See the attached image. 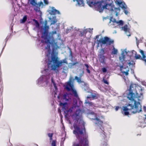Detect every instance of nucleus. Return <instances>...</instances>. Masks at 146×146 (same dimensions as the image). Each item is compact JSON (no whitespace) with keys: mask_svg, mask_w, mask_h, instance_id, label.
Listing matches in <instances>:
<instances>
[{"mask_svg":"<svg viewBox=\"0 0 146 146\" xmlns=\"http://www.w3.org/2000/svg\"><path fill=\"white\" fill-rule=\"evenodd\" d=\"M131 52L132 55H133V54H135V55L136 54H137V52L135 51L134 50H132V51Z\"/></svg>","mask_w":146,"mask_h":146,"instance_id":"nucleus-55","label":"nucleus"},{"mask_svg":"<svg viewBox=\"0 0 146 146\" xmlns=\"http://www.w3.org/2000/svg\"><path fill=\"white\" fill-rule=\"evenodd\" d=\"M99 35H97L96 36V37L94 38V39L95 40H96V39H98L99 38Z\"/></svg>","mask_w":146,"mask_h":146,"instance_id":"nucleus-59","label":"nucleus"},{"mask_svg":"<svg viewBox=\"0 0 146 146\" xmlns=\"http://www.w3.org/2000/svg\"><path fill=\"white\" fill-rule=\"evenodd\" d=\"M111 22H113V23L111 24V25H114V23H116L118 24V25L114 27L115 28H118V26H122L123 25L124 23V21L123 20H119L118 21H117L115 18H113L112 17H110L109 23H110Z\"/></svg>","mask_w":146,"mask_h":146,"instance_id":"nucleus-15","label":"nucleus"},{"mask_svg":"<svg viewBox=\"0 0 146 146\" xmlns=\"http://www.w3.org/2000/svg\"><path fill=\"white\" fill-rule=\"evenodd\" d=\"M116 3L122 9H125V8L127 7L125 3L123 1H116Z\"/></svg>","mask_w":146,"mask_h":146,"instance_id":"nucleus-20","label":"nucleus"},{"mask_svg":"<svg viewBox=\"0 0 146 146\" xmlns=\"http://www.w3.org/2000/svg\"><path fill=\"white\" fill-rule=\"evenodd\" d=\"M145 118L144 119V120L143 122H139L138 123V125L139 127L143 128L146 126V123H145V121H146V115H145Z\"/></svg>","mask_w":146,"mask_h":146,"instance_id":"nucleus-24","label":"nucleus"},{"mask_svg":"<svg viewBox=\"0 0 146 146\" xmlns=\"http://www.w3.org/2000/svg\"><path fill=\"white\" fill-rule=\"evenodd\" d=\"M142 84L143 85H144L146 86V82L144 81H142Z\"/></svg>","mask_w":146,"mask_h":146,"instance_id":"nucleus-57","label":"nucleus"},{"mask_svg":"<svg viewBox=\"0 0 146 146\" xmlns=\"http://www.w3.org/2000/svg\"><path fill=\"white\" fill-rule=\"evenodd\" d=\"M70 95H71L72 96V93H68L67 92L65 94H64L63 95V99L64 100L65 99L67 98H69V96Z\"/></svg>","mask_w":146,"mask_h":146,"instance_id":"nucleus-30","label":"nucleus"},{"mask_svg":"<svg viewBox=\"0 0 146 146\" xmlns=\"http://www.w3.org/2000/svg\"><path fill=\"white\" fill-rule=\"evenodd\" d=\"M99 53V54L98 55V56L100 62L103 64H105L106 63L105 56H104V54L106 53L105 48H101Z\"/></svg>","mask_w":146,"mask_h":146,"instance_id":"nucleus-12","label":"nucleus"},{"mask_svg":"<svg viewBox=\"0 0 146 146\" xmlns=\"http://www.w3.org/2000/svg\"><path fill=\"white\" fill-rule=\"evenodd\" d=\"M135 84H131L129 87L126 91L127 98L129 100L126 106H123L122 114L125 115L129 114H135L142 111V106L139 101L143 99V93L142 92L144 90V88L140 89L141 92L139 94L136 91L135 88L134 87Z\"/></svg>","mask_w":146,"mask_h":146,"instance_id":"nucleus-1","label":"nucleus"},{"mask_svg":"<svg viewBox=\"0 0 146 146\" xmlns=\"http://www.w3.org/2000/svg\"><path fill=\"white\" fill-rule=\"evenodd\" d=\"M128 7H127L126 8H125V9H123V12L126 15H127L129 13V11H128Z\"/></svg>","mask_w":146,"mask_h":146,"instance_id":"nucleus-43","label":"nucleus"},{"mask_svg":"<svg viewBox=\"0 0 146 146\" xmlns=\"http://www.w3.org/2000/svg\"><path fill=\"white\" fill-rule=\"evenodd\" d=\"M9 39L8 38V37H6V39H5V44L3 48L2 49V51H1V53L0 54V56H1V54H2V53L3 52V50H4V48H5V46H6L7 42V41H8V40Z\"/></svg>","mask_w":146,"mask_h":146,"instance_id":"nucleus-36","label":"nucleus"},{"mask_svg":"<svg viewBox=\"0 0 146 146\" xmlns=\"http://www.w3.org/2000/svg\"><path fill=\"white\" fill-rule=\"evenodd\" d=\"M44 3L46 5H48L49 3V2L48 0H43Z\"/></svg>","mask_w":146,"mask_h":146,"instance_id":"nucleus-51","label":"nucleus"},{"mask_svg":"<svg viewBox=\"0 0 146 146\" xmlns=\"http://www.w3.org/2000/svg\"><path fill=\"white\" fill-rule=\"evenodd\" d=\"M114 42V41L113 40L111 39L107 36H105L104 38H100L99 40H97V47H99L100 44L102 47L103 44H106L107 46L110 45L111 44H113Z\"/></svg>","mask_w":146,"mask_h":146,"instance_id":"nucleus-9","label":"nucleus"},{"mask_svg":"<svg viewBox=\"0 0 146 146\" xmlns=\"http://www.w3.org/2000/svg\"><path fill=\"white\" fill-rule=\"evenodd\" d=\"M48 12L49 14L50 15H55L56 14H60L59 11L56 9L54 7H52V10H49Z\"/></svg>","mask_w":146,"mask_h":146,"instance_id":"nucleus-21","label":"nucleus"},{"mask_svg":"<svg viewBox=\"0 0 146 146\" xmlns=\"http://www.w3.org/2000/svg\"><path fill=\"white\" fill-rule=\"evenodd\" d=\"M129 70H127L126 71L123 70L121 72L123 73V74H125L126 76H127L129 74Z\"/></svg>","mask_w":146,"mask_h":146,"instance_id":"nucleus-46","label":"nucleus"},{"mask_svg":"<svg viewBox=\"0 0 146 146\" xmlns=\"http://www.w3.org/2000/svg\"><path fill=\"white\" fill-rule=\"evenodd\" d=\"M57 49H53L51 50L50 53L49 55H47L48 54V52L46 54V56L48 58H50L53 61H54L59 66H61L63 63L68 64L67 62L66 59L62 60L59 61L57 57V55L56 54V50Z\"/></svg>","mask_w":146,"mask_h":146,"instance_id":"nucleus-7","label":"nucleus"},{"mask_svg":"<svg viewBox=\"0 0 146 146\" xmlns=\"http://www.w3.org/2000/svg\"><path fill=\"white\" fill-rule=\"evenodd\" d=\"M127 61V60L125 61L124 60L123 62H121L122 64V65L120 67V70L121 72L123 70V69H125L126 68H127L128 67L127 66H126L127 65V63L126 62Z\"/></svg>","mask_w":146,"mask_h":146,"instance_id":"nucleus-23","label":"nucleus"},{"mask_svg":"<svg viewBox=\"0 0 146 146\" xmlns=\"http://www.w3.org/2000/svg\"><path fill=\"white\" fill-rule=\"evenodd\" d=\"M103 2L99 11L102 12L104 9H107L110 11H113L114 5L112 0H102Z\"/></svg>","mask_w":146,"mask_h":146,"instance_id":"nucleus-5","label":"nucleus"},{"mask_svg":"<svg viewBox=\"0 0 146 146\" xmlns=\"http://www.w3.org/2000/svg\"><path fill=\"white\" fill-rule=\"evenodd\" d=\"M52 146H56V143L55 141L53 140L52 143Z\"/></svg>","mask_w":146,"mask_h":146,"instance_id":"nucleus-49","label":"nucleus"},{"mask_svg":"<svg viewBox=\"0 0 146 146\" xmlns=\"http://www.w3.org/2000/svg\"><path fill=\"white\" fill-rule=\"evenodd\" d=\"M27 23L29 24L30 23L32 22L31 21L29 20V19H28L27 21Z\"/></svg>","mask_w":146,"mask_h":146,"instance_id":"nucleus-62","label":"nucleus"},{"mask_svg":"<svg viewBox=\"0 0 146 146\" xmlns=\"http://www.w3.org/2000/svg\"><path fill=\"white\" fill-rule=\"evenodd\" d=\"M135 58L136 59H140L142 60V58L141 55L140 54H137V53L135 55Z\"/></svg>","mask_w":146,"mask_h":146,"instance_id":"nucleus-41","label":"nucleus"},{"mask_svg":"<svg viewBox=\"0 0 146 146\" xmlns=\"http://www.w3.org/2000/svg\"><path fill=\"white\" fill-rule=\"evenodd\" d=\"M121 26H118V27L121 29V31H123L125 32V34L127 36H130L131 34L129 32L130 29L128 28V25H125L123 27H121Z\"/></svg>","mask_w":146,"mask_h":146,"instance_id":"nucleus-16","label":"nucleus"},{"mask_svg":"<svg viewBox=\"0 0 146 146\" xmlns=\"http://www.w3.org/2000/svg\"><path fill=\"white\" fill-rule=\"evenodd\" d=\"M51 82L53 84V85L55 90H57L58 89L56 84L55 83V81L53 80L52 78H51Z\"/></svg>","mask_w":146,"mask_h":146,"instance_id":"nucleus-34","label":"nucleus"},{"mask_svg":"<svg viewBox=\"0 0 146 146\" xmlns=\"http://www.w3.org/2000/svg\"><path fill=\"white\" fill-rule=\"evenodd\" d=\"M28 1L32 6H35L36 5H37L36 0H28Z\"/></svg>","mask_w":146,"mask_h":146,"instance_id":"nucleus-29","label":"nucleus"},{"mask_svg":"<svg viewBox=\"0 0 146 146\" xmlns=\"http://www.w3.org/2000/svg\"><path fill=\"white\" fill-rule=\"evenodd\" d=\"M86 2L87 4L90 7L94 6L96 7L97 6L98 7L96 10L97 11H99V10L100 9L103 1H101L96 2V1H94L93 0H86Z\"/></svg>","mask_w":146,"mask_h":146,"instance_id":"nucleus-11","label":"nucleus"},{"mask_svg":"<svg viewBox=\"0 0 146 146\" xmlns=\"http://www.w3.org/2000/svg\"><path fill=\"white\" fill-rule=\"evenodd\" d=\"M38 4V5L40 7L41 5H42L43 4V3L41 1H40V2H39Z\"/></svg>","mask_w":146,"mask_h":146,"instance_id":"nucleus-54","label":"nucleus"},{"mask_svg":"<svg viewBox=\"0 0 146 146\" xmlns=\"http://www.w3.org/2000/svg\"><path fill=\"white\" fill-rule=\"evenodd\" d=\"M79 106L78 105V100L76 98L73 99V103L72 106L70 108L64 111V113L68 114V112L72 113L73 110H75L77 108H79Z\"/></svg>","mask_w":146,"mask_h":146,"instance_id":"nucleus-13","label":"nucleus"},{"mask_svg":"<svg viewBox=\"0 0 146 146\" xmlns=\"http://www.w3.org/2000/svg\"><path fill=\"white\" fill-rule=\"evenodd\" d=\"M74 65L72 64V63H70L69 64L68 66L70 68H72Z\"/></svg>","mask_w":146,"mask_h":146,"instance_id":"nucleus-53","label":"nucleus"},{"mask_svg":"<svg viewBox=\"0 0 146 146\" xmlns=\"http://www.w3.org/2000/svg\"><path fill=\"white\" fill-rule=\"evenodd\" d=\"M53 135V133H49L48 134V136L50 137V140H51L52 139V136Z\"/></svg>","mask_w":146,"mask_h":146,"instance_id":"nucleus-44","label":"nucleus"},{"mask_svg":"<svg viewBox=\"0 0 146 146\" xmlns=\"http://www.w3.org/2000/svg\"><path fill=\"white\" fill-rule=\"evenodd\" d=\"M46 72V75L41 76L36 81V84L40 86L47 85L49 82L50 74L49 72Z\"/></svg>","mask_w":146,"mask_h":146,"instance_id":"nucleus-6","label":"nucleus"},{"mask_svg":"<svg viewBox=\"0 0 146 146\" xmlns=\"http://www.w3.org/2000/svg\"><path fill=\"white\" fill-rule=\"evenodd\" d=\"M119 108V106H116L115 108V110L116 111H117Z\"/></svg>","mask_w":146,"mask_h":146,"instance_id":"nucleus-58","label":"nucleus"},{"mask_svg":"<svg viewBox=\"0 0 146 146\" xmlns=\"http://www.w3.org/2000/svg\"><path fill=\"white\" fill-rule=\"evenodd\" d=\"M65 88L68 91H71L73 89V85L72 83L71 80L70 79V81L67 82L66 85L65 86Z\"/></svg>","mask_w":146,"mask_h":146,"instance_id":"nucleus-18","label":"nucleus"},{"mask_svg":"<svg viewBox=\"0 0 146 146\" xmlns=\"http://www.w3.org/2000/svg\"><path fill=\"white\" fill-rule=\"evenodd\" d=\"M73 126L74 129L73 133L76 135L79 142L78 143L74 144V146H89L88 136L86 134H83V129L80 127L75 123H73Z\"/></svg>","mask_w":146,"mask_h":146,"instance_id":"nucleus-4","label":"nucleus"},{"mask_svg":"<svg viewBox=\"0 0 146 146\" xmlns=\"http://www.w3.org/2000/svg\"><path fill=\"white\" fill-rule=\"evenodd\" d=\"M13 23H11V33H10L9 35H8L6 37H8V39H9L12 36V34L13 33Z\"/></svg>","mask_w":146,"mask_h":146,"instance_id":"nucleus-27","label":"nucleus"},{"mask_svg":"<svg viewBox=\"0 0 146 146\" xmlns=\"http://www.w3.org/2000/svg\"><path fill=\"white\" fill-rule=\"evenodd\" d=\"M82 114L81 110L80 108H79L76 110L75 113L73 114L72 116L74 117V119L77 122L79 121V124L81 123L82 125L84 127V124L83 121L81 119H80V118Z\"/></svg>","mask_w":146,"mask_h":146,"instance_id":"nucleus-10","label":"nucleus"},{"mask_svg":"<svg viewBox=\"0 0 146 146\" xmlns=\"http://www.w3.org/2000/svg\"><path fill=\"white\" fill-rule=\"evenodd\" d=\"M27 15H25L23 17V18L21 20V23H25L27 21Z\"/></svg>","mask_w":146,"mask_h":146,"instance_id":"nucleus-33","label":"nucleus"},{"mask_svg":"<svg viewBox=\"0 0 146 146\" xmlns=\"http://www.w3.org/2000/svg\"><path fill=\"white\" fill-rule=\"evenodd\" d=\"M143 110L145 111H146V106H143Z\"/></svg>","mask_w":146,"mask_h":146,"instance_id":"nucleus-63","label":"nucleus"},{"mask_svg":"<svg viewBox=\"0 0 146 146\" xmlns=\"http://www.w3.org/2000/svg\"><path fill=\"white\" fill-rule=\"evenodd\" d=\"M91 114L94 117L90 118L95 121V123L97 126L98 132L100 134V136L102 139L101 146H108L107 143V137L106 131L104 130V128L102 126L103 121L98 118L97 115L94 112H91Z\"/></svg>","mask_w":146,"mask_h":146,"instance_id":"nucleus-3","label":"nucleus"},{"mask_svg":"<svg viewBox=\"0 0 146 146\" xmlns=\"http://www.w3.org/2000/svg\"><path fill=\"white\" fill-rule=\"evenodd\" d=\"M132 55L131 52L127 50L125 48L122 51L121 56L119 57V60L121 62H123L125 60V55L130 57Z\"/></svg>","mask_w":146,"mask_h":146,"instance_id":"nucleus-14","label":"nucleus"},{"mask_svg":"<svg viewBox=\"0 0 146 146\" xmlns=\"http://www.w3.org/2000/svg\"><path fill=\"white\" fill-rule=\"evenodd\" d=\"M32 20L33 21H34L35 23L38 22V21L35 19H32Z\"/></svg>","mask_w":146,"mask_h":146,"instance_id":"nucleus-60","label":"nucleus"},{"mask_svg":"<svg viewBox=\"0 0 146 146\" xmlns=\"http://www.w3.org/2000/svg\"><path fill=\"white\" fill-rule=\"evenodd\" d=\"M34 7V10L36 12H40L41 13V12L40 11V6H39L38 5V4L37 3V5H36L35 6H33Z\"/></svg>","mask_w":146,"mask_h":146,"instance_id":"nucleus-26","label":"nucleus"},{"mask_svg":"<svg viewBox=\"0 0 146 146\" xmlns=\"http://www.w3.org/2000/svg\"><path fill=\"white\" fill-rule=\"evenodd\" d=\"M78 3V4L80 6H84V5L83 0H76Z\"/></svg>","mask_w":146,"mask_h":146,"instance_id":"nucleus-31","label":"nucleus"},{"mask_svg":"<svg viewBox=\"0 0 146 146\" xmlns=\"http://www.w3.org/2000/svg\"><path fill=\"white\" fill-rule=\"evenodd\" d=\"M84 65L86 66V70L87 73L89 74H90L91 72L89 69V66L88 64H84Z\"/></svg>","mask_w":146,"mask_h":146,"instance_id":"nucleus-35","label":"nucleus"},{"mask_svg":"<svg viewBox=\"0 0 146 146\" xmlns=\"http://www.w3.org/2000/svg\"><path fill=\"white\" fill-rule=\"evenodd\" d=\"M86 30V29L84 30L78 29V32L80 33V34L79 35V36H80L82 37L86 35L87 33Z\"/></svg>","mask_w":146,"mask_h":146,"instance_id":"nucleus-25","label":"nucleus"},{"mask_svg":"<svg viewBox=\"0 0 146 146\" xmlns=\"http://www.w3.org/2000/svg\"><path fill=\"white\" fill-rule=\"evenodd\" d=\"M88 99L86 100L85 103H86V104H88L90 106H92V104H93L91 102H90L88 100Z\"/></svg>","mask_w":146,"mask_h":146,"instance_id":"nucleus-45","label":"nucleus"},{"mask_svg":"<svg viewBox=\"0 0 146 146\" xmlns=\"http://www.w3.org/2000/svg\"><path fill=\"white\" fill-rule=\"evenodd\" d=\"M14 146H25L21 144L17 143V144L15 145Z\"/></svg>","mask_w":146,"mask_h":146,"instance_id":"nucleus-56","label":"nucleus"},{"mask_svg":"<svg viewBox=\"0 0 146 146\" xmlns=\"http://www.w3.org/2000/svg\"><path fill=\"white\" fill-rule=\"evenodd\" d=\"M68 48L69 49V50H70V55L69 56H70L71 58V61H72V60L73 59V55L72 54V52L71 50V49L70 48L68 47Z\"/></svg>","mask_w":146,"mask_h":146,"instance_id":"nucleus-37","label":"nucleus"},{"mask_svg":"<svg viewBox=\"0 0 146 146\" xmlns=\"http://www.w3.org/2000/svg\"><path fill=\"white\" fill-rule=\"evenodd\" d=\"M35 25L36 27L39 28L40 27V24L38 22L35 23Z\"/></svg>","mask_w":146,"mask_h":146,"instance_id":"nucleus-52","label":"nucleus"},{"mask_svg":"<svg viewBox=\"0 0 146 146\" xmlns=\"http://www.w3.org/2000/svg\"><path fill=\"white\" fill-rule=\"evenodd\" d=\"M65 100L66 102H68L69 104H70V103H71V101H72V99L71 98H66L64 99Z\"/></svg>","mask_w":146,"mask_h":146,"instance_id":"nucleus-38","label":"nucleus"},{"mask_svg":"<svg viewBox=\"0 0 146 146\" xmlns=\"http://www.w3.org/2000/svg\"><path fill=\"white\" fill-rule=\"evenodd\" d=\"M69 105V104L67 102H60L59 103V106L62 107V111L68 109Z\"/></svg>","mask_w":146,"mask_h":146,"instance_id":"nucleus-19","label":"nucleus"},{"mask_svg":"<svg viewBox=\"0 0 146 146\" xmlns=\"http://www.w3.org/2000/svg\"><path fill=\"white\" fill-rule=\"evenodd\" d=\"M135 38L136 39L137 44L138 46L139 43L142 42L143 38H140L139 40H138L137 37H135Z\"/></svg>","mask_w":146,"mask_h":146,"instance_id":"nucleus-40","label":"nucleus"},{"mask_svg":"<svg viewBox=\"0 0 146 146\" xmlns=\"http://www.w3.org/2000/svg\"><path fill=\"white\" fill-rule=\"evenodd\" d=\"M48 58V68H45L44 69V72H48L49 70H54L56 73L58 74L59 71L57 68L60 66L54 61H53L50 57Z\"/></svg>","mask_w":146,"mask_h":146,"instance_id":"nucleus-8","label":"nucleus"},{"mask_svg":"<svg viewBox=\"0 0 146 146\" xmlns=\"http://www.w3.org/2000/svg\"><path fill=\"white\" fill-rule=\"evenodd\" d=\"M117 49H115L114 46H113V51H112V54H117Z\"/></svg>","mask_w":146,"mask_h":146,"instance_id":"nucleus-39","label":"nucleus"},{"mask_svg":"<svg viewBox=\"0 0 146 146\" xmlns=\"http://www.w3.org/2000/svg\"><path fill=\"white\" fill-rule=\"evenodd\" d=\"M56 18V17L55 16L53 17V20L52 21L51 24H54L57 22V20Z\"/></svg>","mask_w":146,"mask_h":146,"instance_id":"nucleus-42","label":"nucleus"},{"mask_svg":"<svg viewBox=\"0 0 146 146\" xmlns=\"http://www.w3.org/2000/svg\"><path fill=\"white\" fill-rule=\"evenodd\" d=\"M40 23L41 24H44V27H41V42L47 44V46L45 48L48 49V54L49 55L50 53L51 50L54 49H57L58 45L57 43L55 42V40L53 35L57 33L56 31L49 32L48 31L49 26L47 25V21H45L44 22L43 21V19L40 15Z\"/></svg>","mask_w":146,"mask_h":146,"instance_id":"nucleus-2","label":"nucleus"},{"mask_svg":"<svg viewBox=\"0 0 146 146\" xmlns=\"http://www.w3.org/2000/svg\"><path fill=\"white\" fill-rule=\"evenodd\" d=\"M72 92L73 94L74 95V96L78 100H80V99L78 95L76 90L74 89L72 90Z\"/></svg>","mask_w":146,"mask_h":146,"instance_id":"nucleus-28","label":"nucleus"},{"mask_svg":"<svg viewBox=\"0 0 146 146\" xmlns=\"http://www.w3.org/2000/svg\"><path fill=\"white\" fill-rule=\"evenodd\" d=\"M127 65H129V66L131 68V72L132 74H134V73L133 68H135V62L132 60L130 61L129 60H128L126 61Z\"/></svg>","mask_w":146,"mask_h":146,"instance_id":"nucleus-17","label":"nucleus"},{"mask_svg":"<svg viewBox=\"0 0 146 146\" xmlns=\"http://www.w3.org/2000/svg\"><path fill=\"white\" fill-rule=\"evenodd\" d=\"M103 81L104 83L107 84H109V82L107 80L103 79Z\"/></svg>","mask_w":146,"mask_h":146,"instance_id":"nucleus-50","label":"nucleus"},{"mask_svg":"<svg viewBox=\"0 0 146 146\" xmlns=\"http://www.w3.org/2000/svg\"><path fill=\"white\" fill-rule=\"evenodd\" d=\"M82 74H80V77H78L77 76H75V79L77 80V82L78 83H80L81 82V77L82 76Z\"/></svg>","mask_w":146,"mask_h":146,"instance_id":"nucleus-32","label":"nucleus"},{"mask_svg":"<svg viewBox=\"0 0 146 146\" xmlns=\"http://www.w3.org/2000/svg\"><path fill=\"white\" fill-rule=\"evenodd\" d=\"M109 17L108 16L107 17H103V20H104V19H108Z\"/></svg>","mask_w":146,"mask_h":146,"instance_id":"nucleus-64","label":"nucleus"},{"mask_svg":"<svg viewBox=\"0 0 146 146\" xmlns=\"http://www.w3.org/2000/svg\"><path fill=\"white\" fill-rule=\"evenodd\" d=\"M84 90L85 91H86V92H90L91 94V95L90 96H87L86 97V98L87 99H90L91 98H92L93 99H97V97H96V94H95V93L93 94L92 93H91V92L88 89H87V90H86V89L85 88L84 89Z\"/></svg>","mask_w":146,"mask_h":146,"instance_id":"nucleus-22","label":"nucleus"},{"mask_svg":"<svg viewBox=\"0 0 146 146\" xmlns=\"http://www.w3.org/2000/svg\"><path fill=\"white\" fill-rule=\"evenodd\" d=\"M114 10H115V12H119L120 11V9L119 7H118V8H116L114 7Z\"/></svg>","mask_w":146,"mask_h":146,"instance_id":"nucleus-47","label":"nucleus"},{"mask_svg":"<svg viewBox=\"0 0 146 146\" xmlns=\"http://www.w3.org/2000/svg\"><path fill=\"white\" fill-rule=\"evenodd\" d=\"M78 62L76 61L75 62H74L73 63H72V64H73V65L74 66L77 64H78Z\"/></svg>","mask_w":146,"mask_h":146,"instance_id":"nucleus-61","label":"nucleus"},{"mask_svg":"<svg viewBox=\"0 0 146 146\" xmlns=\"http://www.w3.org/2000/svg\"><path fill=\"white\" fill-rule=\"evenodd\" d=\"M102 71L103 73H106L107 72V70L106 68L103 67L102 68Z\"/></svg>","mask_w":146,"mask_h":146,"instance_id":"nucleus-48","label":"nucleus"}]
</instances>
